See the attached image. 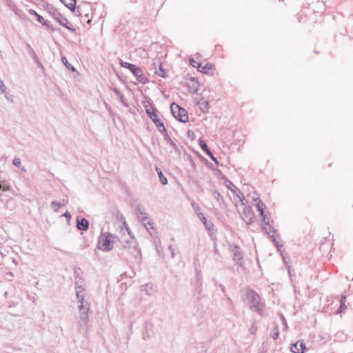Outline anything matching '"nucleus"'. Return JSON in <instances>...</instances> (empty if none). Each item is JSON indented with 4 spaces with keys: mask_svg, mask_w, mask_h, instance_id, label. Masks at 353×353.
<instances>
[{
    "mask_svg": "<svg viewBox=\"0 0 353 353\" xmlns=\"http://www.w3.org/2000/svg\"><path fill=\"white\" fill-rule=\"evenodd\" d=\"M123 227H121V237L117 235L105 232L101 233L99 237L97 248L98 249L109 252L113 249L115 241H119L125 250L135 259L141 258V250L138 248L137 241L127 226L126 222L124 221Z\"/></svg>",
    "mask_w": 353,
    "mask_h": 353,
    "instance_id": "f257e3e1",
    "label": "nucleus"
},
{
    "mask_svg": "<svg viewBox=\"0 0 353 353\" xmlns=\"http://www.w3.org/2000/svg\"><path fill=\"white\" fill-rule=\"evenodd\" d=\"M7 4L15 15L18 16L21 20H28L30 21L37 20L38 22H48L44 19L43 17L37 13L34 10L26 8L25 10H22L19 9L11 0H7Z\"/></svg>",
    "mask_w": 353,
    "mask_h": 353,
    "instance_id": "f03ea898",
    "label": "nucleus"
},
{
    "mask_svg": "<svg viewBox=\"0 0 353 353\" xmlns=\"http://www.w3.org/2000/svg\"><path fill=\"white\" fill-rule=\"evenodd\" d=\"M90 308H88V305H79L78 306V317L77 321V328L80 334L85 335L90 330V319L88 313Z\"/></svg>",
    "mask_w": 353,
    "mask_h": 353,
    "instance_id": "7ed1b4c3",
    "label": "nucleus"
},
{
    "mask_svg": "<svg viewBox=\"0 0 353 353\" xmlns=\"http://www.w3.org/2000/svg\"><path fill=\"white\" fill-rule=\"evenodd\" d=\"M246 296L248 300L250 308L258 312L260 315L264 314V305L261 302L259 295L254 290H249L246 293Z\"/></svg>",
    "mask_w": 353,
    "mask_h": 353,
    "instance_id": "20e7f679",
    "label": "nucleus"
},
{
    "mask_svg": "<svg viewBox=\"0 0 353 353\" xmlns=\"http://www.w3.org/2000/svg\"><path fill=\"white\" fill-rule=\"evenodd\" d=\"M120 65L128 69L133 74L137 80L141 83L145 84L148 81L147 77L143 74L142 70L134 64L120 60Z\"/></svg>",
    "mask_w": 353,
    "mask_h": 353,
    "instance_id": "39448f33",
    "label": "nucleus"
},
{
    "mask_svg": "<svg viewBox=\"0 0 353 353\" xmlns=\"http://www.w3.org/2000/svg\"><path fill=\"white\" fill-rule=\"evenodd\" d=\"M172 114L180 122L186 123L188 121V115L187 111L181 108L176 103H172L170 105Z\"/></svg>",
    "mask_w": 353,
    "mask_h": 353,
    "instance_id": "423d86ee",
    "label": "nucleus"
},
{
    "mask_svg": "<svg viewBox=\"0 0 353 353\" xmlns=\"http://www.w3.org/2000/svg\"><path fill=\"white\" fill-rule=\"evenodd\" d=\"M242 207V210L240 213V216L241 219L244 221L247 225H251L254 221V213L250 206H246L245 204L244 205H241Z\"/></svg>",
    "mask_w": 353,
    "mask_h": 353,
    "instance_id": "0eeeda50",
    "label": "nucleus"
},
{
    "mask_svg": "<svg viewBox=\"0 0 353 353\" xmlns=\"http://www.w3.org/2000/svg\"><path fill=\"white\" fill-rule=\"evenodd\" d=\"M45 10L49 15H50L54 20L57 21V22H62L63 20L67 21V19L65 18L53 6L50 4H46L45 6Z\"/></svg>",
    "mask_w": 353,
    "mask_h": 353,
    "instance_id": "6e6552de",
    "label": "nucleus"
},
{
    "mask_svg": "<svg viewBox=\"0 0 353 353\" xmlns=\"http://www.w3.org/2000/svg\"><path fill=\"white\" fill-rule=\"evenodd\" d=\"M61 2L67 7L73 14L75 15H81V6H78L76 7V0H60Z\"/></svg>",
    "mask_w": 353,
    "mask_h": 353,
    "instance_id": "1a4fd4ad",
    "label": "nucleus"
},
{
    "mask_svg": "<svg viewBox=\"0 0 353 353\" xmlns=\"http://www.w3.org/2000/svg\"><path fill=\"white\" fill-rule=\"evenodd\" d=\"M263 230L268 234V236H270L272 239L274 244L279 250V248L282 247V245H280L275 238L274 234L276 233V230L272 226V225L270 224V223H268V225H263Z\"/></svg>",
    "mask_w": 353,
    "mask_h": 353,
    "instance_id": "9d476101",
    "label": "nucleus"
},
{
    "mask_svg": "<svg viewBox=\"0 0 353 353\" xmlns=\"http://www.w3.org/2000/svg\"><path fill=\"white\" fill-rule=\"evenodd\" d=\"M199 146L201 148V150L205 152V153L216 164H219V161H217V159L214 157L212 152L210 151V150L208 148V145L203 140H199Z\"/></svg>",
    "mask_w": 353,
    "mask_h": 353,
    "instance_id": "9b49d317",
    "label": "nucleus"
},
{
    "mask_svg": "<svg viewBox=\"0 0 353 353\" xmlns=\"http://www.w3.org/2000/svg\"><path fill=\"white\" fill-rule=\"evenodd\" d=\"M230 250L232 253V259L235 262H240L243 259V256L241 252L239 251V247L237 245H232L230 246Z\"/></svg>",
    "mask_w": 353,
    "mask_h": 353,
    "instance_id": "f8f14e48",
    "label": "nucleus"
},
{
    "mask_svg": "<svg viewBox=\"0 0 353 353\" xmlns=\"http://www.w3.org/2000/svg\"><path fill=\"white\" fill-rule=\"evenodd\" d=\"M83 291V288L81 286H78L76 288V296L78 299V303H79V305H88V308L90 307V304L88 301H85L84 299V297L83 295L81 294V293Z\"/></svg>",
    "mask_w": 353,
    "mask_h": 353,
    "instance_id": "ddd939ff",
    "label": "nucleus"
},
{
    "mask_svg": "<svg viewBox=\"0 0 353 353\" xmlns=\"http://www.w3.org/2000/svg\"><path fill=\"white\" fill-rule=\"evenodd\" d=\"M136 210L138 213L137 214L138 219L143 221L145 227H147V225H151L150 221H148L147 223L145 222V221L148 219V216H147V213L144 211V209L142 208L140 205H139L136 208Z\"/></svg>",
    "mask_w": 353,
    "mask_h": 353,
    "instance_id": "4468645a",
    "label": "nucleus"
},
{
    "mask_svg": "<svg viewBox=\"0 0 353 353\" xmlns=\"http://www.w3.org/2000/svg\"><path fill=\"white\" fill-rule=\"evenodd\" d=\"M77 228L79 230L86 231L89 228V222L85 218L78 219L77 220Z\"/></svg>",
    "mask_w": 353,
    "mask_h": 353,
    "instance_id": "2eb2a0df",
    "label": "nucleus"
},
{
    "mask_svg": "<svg viewBox=\"0 0 353 353\" xmlns=\"http://www.w3.org/2000/svg\"><path fill=\"white\" fill-rule=\"evenodd\" d=\"M152 118H150L153 122L155 123L156 126L159 128V130L161 132H163L165 131V128L164 126L163 123L162 121L158 118L157 114H153Z\"/></svg>",
    "mask_w": 353,
    "mask_h": 353,
    "instance_id": "dca6fc26",
    "label": "nucleus"
},
{
    "mask_svg": "<svg viewBox=\"0 0 353 353\" xmlns=\"http://www.w3.org/2000/svg\"><path fill=\"white\" fill-rule=\"evenodd\" d=\"M26 49L27 50L28 53L29 55L33 59V60L39 65L42 66L41 63L39 62V58L37 56L34 50L32 49V48L30 46L28 43H26Z\"/></svg>",
    "mask_w": 353,
    "mask_h": 353,
    "instance_id": "f3484780",
    "label": "nucleus"
},
{
    "mask_svg": "<svg viewBox=\"0 0 353 353\" xmlns=\"http://www.w3.org/2000/svg\"><path fill=\"white\" fill-rule=\"evenodd\" d=\"M213 195H214V199L217 201V202L219 203L220 207L222 208V209H224L226 208V203L225 202V200L223 199V197L221 195L220 192L215 190L213 192Z\"/></svg>",
    "mask_w": 353,
    "mask_h": 353,
    "instance_id": "a211bd4d",
    "label": "nucleus"
},
{
    "mask_svg": "<svg viewBox=\"0 0 353 353\" xmlns=\"http://www.w3.org/2000/svg\"><path fill=\"white\" fill-rule=\"evenodd\" d=\"M253 201L256 202V207L261 216H263L265 213V205L259 198L253 199Z\"/></svg>",
    "mask_w": 353,
    "mask_h": 353,
    "instance_id": "6ab92c4d",
    "label": "nucleus"
},
{
    "mask_svg": "<svg viewBox=\"0 0 353 353\" xmlns=\"http://www.w3.org/2000/svg\"><path fill=\"white\" fill-rule=\"evenodd\" d=\"M198 105L203 112H208L210 109L209 102L202 99L198 101Z\"/></svg>",
    "mask_w": 353,
    "mask_h": 353,
    "instance_id": "aec40b11",
    "label": "nucleus"
},
{
    "mask_svg": "<svg viewBox=\"0 0 353 353\" xmlns=\"http://www.w3.org/2000/svg\"><path fill=\"white\" fill-rule=\"evenodd\" d=\"M144 107L145 112L150 118H152V115L157 114L156 109L150 103L145 105Z\"/></svg>",
    "mask_w": 353,
    "mask_h": 353,
    "instance_id": "412c9836",
    "label": "nucleus"
},
{
    "mask_svg": "<svg viewBox=\"0 0 353 353\" xmlns=\"http://www.w3.org/2000/svg\"><path fill=\"white\" fill-rule=\"evenodd\" d=\"M155 170L158 174V176L159 178V181H160L161 183L163 185H166L168 183V180H167L166 177L163 175L161 170L160 168H159L158 167H156Z\"/></svg>",
    "mask_w": 353,
    "mask_h": 353,
    "instance_id": "4be33fe9",
    "label": "nucleus"
},
{
    "mask_svg": "<svg viewBox=\"0 0 353 353\" xmlns=\"http://www.w3.org/2000/svg\"><path fill=\"white\" fill-rule=\"evenodd\" d=\"M191 205H192V208L194 209L195 213L197 214L198 217L199 219H201V216H203V214L201 212V208H200L199 205L197 203H196L195 202H192Z\"/></svg>",
    "mask_w": 353,
    "mask_h": 353,
    "instance_id": "5701e85b",
    "label": "nucleus"
},
{
    "mask_svg": "<svg viewBox=\"0 0 353 353\" xmlns=\"http://www.w3.org/2000/svg\"><path fill=\"white\" fill-rule=\"evenodd\" d=\"M345 299H346V296H341V305H340L339 308L337 310V313H339L342 310H344L347 309V306L345 305Z\"/></svg>",
    "mask_w": 353,
    "mask_h": 353,
    "instance_id": "b1692460",
    "label": "nucleus"
},
{
    "mask_svg": "<svg viewBox=\"0 0 353 353\" xmlns=\"http://www.w3.org/2000/svg\"><path fill=\"white\" fill-rule=\"evenodd\" d=\"M212 69V65L210 63H205L204 65L201 64V68H200V70H198L199 71L206 73L208 70Z\"/></svg>",
    "mask_w": 353,
    "mask_h": 353,
    "instance_id": "393cba45",
    "label": "nucleus"
},
{
    "mask_svg": "<svg viewBox=\"0 0 353 353\" xmlns=\"http://www.w3.org/2000/svg\"><path fill=\"white\" fill-rule=\"evenodd\" d=\"M299 342L297 341L296 343H294L292 345L291 347H290V350L293 353H303V351H300V347H299Z\"/></svg>",
    "mask_w": 353,
    "mask_h": 353,
    "instance_id": "a878e982",
    "label": "nucleus"
},
{
    "mask_svg": "<svg viewBox=\"0 0 353 353\" xmlns=\"http://www.w3.org/2000/svg\"><path fill=\"white\" fill-rule=\"evenodd\" d=\"M61 205L62 204L61 202L54 201L51 203V208L54 212H58L59 209Z\"/></svg>",
    "mask_w": 353,
    "mask_h": 353,
    "instance_id": "bb28decb",
    "label": "nucleus"
},
{
    "mask_svg": "<svg viewBox=\"0 0 353 353\" xmlns=\"http://www.w3.org/2000/svg\"><path fill=\"white\" fill-rule=\"evenodd\" d=\"M234 194L241 202V205H244L245 203L243 202V200L245 199L243 194L239 190H236Z\"/></svg>",
    "mask_w": 353,
    "mask_h": 353,
    "instance_id": "cd10ccee",
    "label": "nucleus"
},
{
    "mask_svg": "<svg viewBox=\"0 0 353 353\" xmlns=\"http://www.w3.org/2000/svg\"><path fill=\"white\" fill-rule=\"evenodd\" d=\"M62 62L68 70L71 71H75L74 67L68 63L67 59L65 57H62Z\"/></svg>",
    "mask_w": 353,
    "mask_h": 353,
    "instance_id": "c85d7f7f",
    "label": "nucleus"
},
{
    "mask_svg": "<svg viewBox=\"0 0 353 353\" xmlns=\"http://www.w3.org/2000/svg\"><path fill=\"white\" fill-rule=\"evenodd\" d=\"M190 63L192 67L196 68L198 70H200V68H201V63H198L193 58L190 59Z\"/></svg>",
    "mask_w": 353,
    "mask_h": 353,
    "instance_id": "c756f323",
    "label": "nucleus"
},
{
    "mask_svg": "<svg viewBox=\"0 0 353 353\" xmlns=\"http://www.w3.org/2000/svg\"><path fill=\"white\" fill-rule=\"evenodd\" d=\"M142 338L144 341H148L151 338L150 333L147 328L143 332Z\"/></svg>",
    "mask_w": 353,
    "mask_h": 353,
    "instance_id": "7c9ffc66",
    "label": "nucleus"
},
{
    "mask_svg": "<svg viewBox=\"0 0 353 353\" xmlns=\"http://www.w3.org/2000/svg\"><path fill=\"white\" fill-rule=\"evenodd\" d=\"M199 219L203 222V223L205 225L206 228L210 229V226L212 225V224L210 221H209V222L207 221V220L203 214V216H201V219Z\"/></svg>",
    "mask_w": 353,
    "mask_h": 353,
    "instance_id": "2f4dec72",
    "label": "nucleus"
},
{
    "mask_svg": "<svg viewBox=\"0 0 353 353\" xmlns=\"http://www.w3.org/2000/svg\"><path fill=\"white\" fill-rule=\"evenodd\" d=\"M156 74L159 76V77H165V70L162 68V66L161 65H159V68L158 70L156 71Z\"/></svg>",
    "mask_w": 353,
    "mask_h": 353,
    "instance_id": "473e14b6",
    "label": "nucleus"
},
{
    "mask_svg": "<svg viewBox=\"0 0 353 353\" xmlns=\"http://www.w3.org/2000/svg\"><path fill=\"white\" fill-rule=\"evenodd\" d=\"M0 190L5 192L10 190V186L5 181L0 182Z\"/></svg>",
    "mask_w": 353,
    "mask_h": 353,
    "instance_id": "72a5a7b5",
    "label": "nucleus"
},
{
    "mask_svg": "<svg viewBox=\"0 0 353 353\" xmlns=\"http://www.w3.org/2000/svg\"><path fill=\"white\" fill-rule=\"evenodd\" d=\"M145 292L148 295H152V286L151 283H147L145 285Z\"/></svg>",
    "mask_w": 353,
    "mask_h": 353,
    "instance_id": "f704fd0d",
    "label": "nucleus"
},
{
    "mask_svg": "<svg viewBox=\"0 0 353 353\" xmlns=\"http://www.w3.org/2000/svg\"><path fill=\"white\" fill-rule=\"evenodd\" d=\"M261 216L262 217V222L263 225H268V223H270V217L266 214H264L263 216Z\"/></svg>",
    "mask_w": 353,
    "mask_h": 353,
    "instance_id": "c9c22d12",
    "label": "nucleus"
},
{
    "mask_svg": "<svg viewBox=\"0 0 353 353\" xmlns=\"http://www.w3.org/2000/svg\"><path fill=\"white\" fill-rule=\"evenodd\" d=\"M60 24L71 31L74 30V26L73 23H60Z\"/></svg>",
    "mask_w": 353,
    "mask_h": 353,
    "instance_id": "e433bc0d",
    "label": "nucleus"
},
{
    "mask_svg": "<svg viewBox=\"0 0 353 353\" xmlns=\"http://www.w3.org/2000/svg\"><path fill=\"white\" fill-rule=\"evenodd\" d=\"M7 87L4 84L3 81L0 79V91L1 93H5Z\"/></svg>",
    "mask_w": 353,
    "mask_h": 353,
    "instance_id": "4c0bfd02",
    "label": "nucleus"
},
{
    "mask_svg": "<svg viewBox=\"0 0 353 353\" xmlns=\"http://www.w3.org/2000/svg\"><path fill=\"white\" fill-rule=\"evenodd\" d=\"M8 254V251L6 248L0 247V254L3 258L6 256Z\"/></svg>",
    "mask_w": 353,
    "mask_h": 353,
    "instance_id": "58836bf2",
    "label": "nucleus"
},
{
    "mask_svg": "<svg viewBox=\"0 0 353 353\" xmlns=\"http://www.w3.org/2000/svg\"><path fill=\"white\" fill-rule=\"evenodd\" d=\"M298 342L299 343V346L300 347V351H303V353H304V352L307 350L305 345L303 341H298Z\"/></svg>",
    "mask_w": 353,
    "mask_h": 353,
    "instance_id": "ea45409f",
    "label": "nucleus"
},
{
    "mask_svg": "<svg viewBox=\"0 0 353 353\" xmlns=\"http://www.w3.org/2000/svg\"><path fill=\"white\" fill-rule=\"evenodd\" d=\"M12 163L14 165L17 166V167H19L21 165V159L19 158H17L15 157L13 161H12Z\"/></svg>",
    "mask_w": 353,
    "mask_h": 353,
    "instance_id": "a19ab883",
    "label": "nucleus"
},
{
    "mask_svg": "<svg viewBox=\"0 0 353 353\" xmlns=\"http://www.w3.org/2000/svg\"><path fill=\"white\" fill-rule=\"evenodd\" d=\"M229 189L232 192H236V190H238L239 189L232 183H230V185L228 186Z\"/></svg>",
    "mask_w": 353,
    "mask_h": 353,
    "instance_id": "79ce46f5",
    "label": "nucleus"
},
{
    "mask_svg": "<svg viewBox=\"0 0 353 353\" xmlns=\"http://www.w3.org/2000/svg\"><path fill=\"white\" fill-rule=\"evenodd\" d=\"M43 26L46 27L47 29H50V30H55V28H53V26L52 25H50V23H41Z\"/></svg>",
    "mask_w": 353,
    "mask_h": 353,
    "instance_id": "37998d69",
    "label": "nucleus"
},
{
    "mask_svg": "<svg viewBox=\"0 0 353 353\" xmlns=\"http://www.w3.org/2000/svg\"><path fill=\"white\" fill-rule=\"evenodd\" d=\"M275 330L276 331L272 332L271 334V337L274 340L276 339L279 336V332L277 331L276 328Z\"/></svg>",
    "mask_w": 353,
    "mask_h": 353,
    "instance_id": "c03bdc74",
    "label": "nucleus"
},
{
    "mask_svg": "<svg viewBox=\"0 0 353 353\" xmlns=\"http://www.w3.org/2000/svg\"><path fill=\"white\" fill-rule=\"evenodd\" d=\"M168 141L173 148L175 149L177 148L176 144L170 138H168Z\"/></svg>",
    "mask_w": 353,
    "mask_h": 353,
    "instance_id": "a18cd8bd",
    "label": "nucleus"
},
{
    "mask_svg": "<svg viewBox=\"0 0 353 353\" xmlns=\"http://www.w3.org/2000/svg\"><path fill=\"white\" fill-rule=\"evenodd\" d=\"M168 249L170 251L171 257L172 259H174V256H175V254H174V250L172 248V245H169Z\"/></svg>",
    "mask_w": 353,
    "mask_h": 353,
    "instance_id": "49530a36",
    "label": "nucleus"
},
{
    "mask_svg": "<svg viewBox=\"0 0 353 353\" xmlns=\"http://www.w3.org/2000/svg\"><path fill=\"white\" fill-rule=\"evenodd\" d=\"M113 92L115 93V94L119 97L122 93L117 89V88H114L113 89Z\"/></svg>",
    "mask_w": 353,
    "mask_h": 353,
    "instance_id": "de8ad7c7",
    "label": "nucleus"
},
{
    "mask_svg": "<svg viewBox=\"0 0 353 353\" xmlns=\"http://www.w3.org/2000/svg\"><path fill=\"white\" fill-rule=\"evenodd\" d=\"M62 216L67 218L68 219V221L71 219V215H70V212H65Z\"/></svg>",
    "mask_w": 353,
    "mask_h": 353,
    "instance_id": "09e8293b",
    "label": "nucleus"
},
{
    "mask_svg": "<svg viewBox=\"0 0 353 353\" xmlns=\"http://www.w3.org/2000/svg\"><path fill=\"white\" fill-rule=\"evenodd\" d=\"M119 99L120 101H121L123 104L125 105V98H124V97H123V95L122 94L119 97Z\"/></svg>",
    "mask_w": 353,
    "mask_h": 353,
    "instance_id": "8fccbe9b",
    "label": "nucleus"
},
{
    "mask_svg": "<svg viewBox=\"0 0 353 353\" xmlns=\"http://www.w3.org/2000/svg\"><path fill=\"white\" fill-rule=\"evenodd\" d=\"M4 97H5V98H6L8 101H10V102H13V99H12V96H11V97H8V96L7 95V94H4Z\"/></svg>",
    "mask_w": 353,
    "mask_h": 353,
    "instance_id": "3c124183",
    "label": "nucleus"
},
{
    "mask_svg": "<svg viewBox=\"0 0 353 353\" xmlns=\"http://www.w3.org/2000/svg\"><path fill=\"white\" fill-rule=\"evenodd\" d=\"M191 134H193V132L188 131V136H189V137L191 135Z\"/></svg>",
    "mask_w": 353,
    "mask_h": 353,
    "instance_id": "603ef678",
    "label": "nucleus"
},
{
    "mask_svg": "<svg viewBox=\"0 0 353 353\" xmlns=\"http://www.w3.org/2000/svg\"><path fill=\"white\" fill-rule=\"evenodd\" d=\"M191 134H193V132L188 131V136H189V137L191 135Z\"/></svg>",
    "mask_w": 353,
    "mask_h": 353,
    "instance_id": "864d4df0",
    "label": "nucleus"
},
{
    "mask_svg": "<svg viewBox=\"0 0 353 353\" xmlns=\"http://www.w3.org/2000/svg\"><path fill=\"white\" fill-rule=\"evenodd\" d=\"M191 134H193V132L188 131V136H189V137L191 135Z\"/></svg>",
    "mask_w": 353,
    "mask_h": 353,
    "instance_id": "5fc2aeb1",
    "label": "nucleus"
},
{
    "mask_svg": "<svg viewBox=\"0 0 353 353\" xmlns=\"http://www.w3.org/2000/svg\"><path fill=\"white\" fill-rule=\"evenodd\" d=\"M12 262H13L15 265H17V262H16V259H12Z\"/></svg>",
    "mask_w": 353,
    "mask_h": 353,
    "instance_id": "6e6d98bb",
    "label": "nucleus"
},
{
    "mask_svg": "<svg viewBox=\"0 0 353 353\" xmlns=\"http://www.w3.org/2000/svg\"><path fill=\"white\" fill-rule=\"evenodd\" d=\"M224 290H225V287H224L223 285H222V286H221V290H222L223 292H224Z\"/></svg>",
    "mask_w": 353,
    "mask_h": 353,
    "instance_id": "4d7b16f0",
    "label": "nucleus"
},
{
    "mask_svg": "<svg viewBox=\"0 0 353 353\" xmlns=\"http://www.w3.org/2000/svg\"><path fill=\"white\" fill-rule=\"evenodd\" d=\"M8 274H10V276H13V274L12 272H9Z\"/></svg>",
    "mask_w": 353,
    "mask_h": 353,
    "instance_id": "13d9d810",
    "label": "nucleus"
},
{
    "mask_svg": "<svg viewBox=\"0 0 353 353\" xmlns=\"http://www.w3.org/2000/svg\"><path fill=\"white\" fill-rule=\"evenodd\" d=\"M86 22H88V23L92 22V20L91 19H88Z\"/></svg>",
    "mask_w": 353,
    "mask_h": 353,
    "instance_id": "bf43d9fd",
    "label": "nucleus"
}]
</instances>
